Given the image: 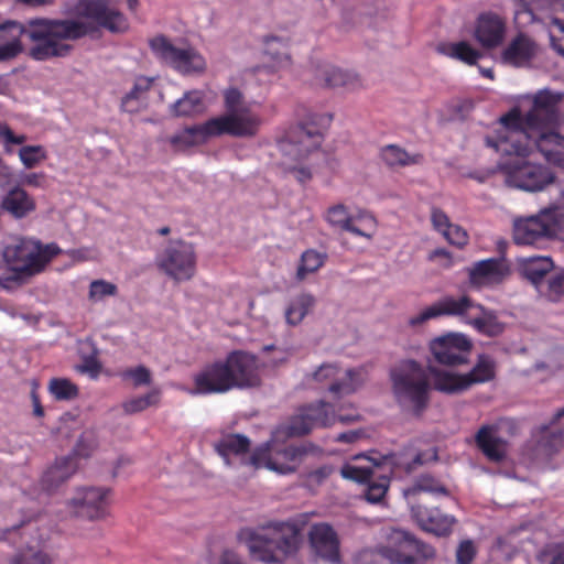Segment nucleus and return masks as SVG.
Listing matches in <instances>:
<instances>
[{
    "label": "nucleus",
    "mask_w": 564,
    "mask_h": 564,
    "mask_svg": "<svg viewBox=\"0 0 564 564\" xmlns=\"http://www.w3.org/2000/svg\"><path fill=\"white\" fill-rule=\"evenodd\" d=\"M160 392L159 390H152L142 397H137L126 401L122 406L127 414H133L145 410L151 405H155L159 402Z\"/></svg>",
    "instance_id": "49"
},
{
    "label": "nucleus",
    "mask_w": 564,
    "mask_h": 564,
    "mask_svg": "<svg viewBox=\"0 0 564 564\" xmlns=\"http://www.w3.org/2000/svg\"><path fill=\"white\" fill-rule=\"evenodd\" d=\"M365 458L368 459L371 465L369 466H355L346 464L340 469V475L345 479L354 480L359 484H368L366 491V499L370 502H379L386 495L389 487V479L387 477H380L378 482L372 481L373 469L372 467L380 466V462L373 458H368L364 455H356L354 459Z\"/></svg>",
    "instance_id": "19"
},
{
    "label": "nucleus",
    "mask_w": 564,
    "mask_h": 564,
    "mask_svg": "<svg viewBox=\"0 0 564 564\" xmlns=\"http://www.w3.org/2000/svg\"><path fill=\"white\" fill-rule=\"evenodd\" d=\"M204 94L200 90H192L173 105L170 111L174 117H192L204 111Z\"/></svg>",
    "instance_id": "39"
},
{
    "label": "nucleus",
    "mask_w": 564,
    "mask_h": 564,
    "mask_svg": "<svg viewBox=\"0 0 564 564\" xmlns=\"http://www.w3.org/2000/svg\"><path fill=\"white\" fill-rule=\"evenodd\" d=\"M117 285L105 281V280H94L89 285L88 297L93 302H98L104 300L106 296H115L117 294Z\"/></svg>",
    "instance_id": "51"
},
{
    "label": "nucleus",
    "mask_w": 564,
    "mask_h": 564,
    "mask_svg": "<svg viewBox=\"0 0 564 564\" xmlns=\"http://www.w3.org/2000/svg\"><path fill=\"white\" fill-rule=\"evenodd\" d=\"M123 379L132 380L133 387L149 386L151 383V371L144 366H138L123 371Z\"/></svg>",
    "instance_id": "53"
},
{
    "label": "nucleus",
    "mask_w": 564,
    "mask_h": 564,
    "mask_svg": "<svg viewBox=\"0 0 564 564\" xmlns=\"http://www.w3.org/2000/svg\"><path fill=\"white\" fill-rule=\"evenodd\" d=\"M285 171L292 173L294 177L302 184L312 178L310 169L300 165V163L292 164L291 166L283 167Z\"/></svg>",
    "instance_id": "61"
},
{
    "label": "nucleus",
    "mask_w": 564,
    "mask_h": 564,
    "mask_svg": "<svg viewBox=\"0 0 564 564\" xmlns=\"http://www.w3.org/2000/svg\"><path fill=\"white\" fill-rule=\"evenodd\" d=\"M468 323L473 325L479 333L495 337L499 336L505 330V324L498 319L494 311L486 310L484 306L477 304Z\"/></svg>",
    "instance_id": "36"
},
{
    "label": "nucleus",
    "mask_w": 564,
    "mask_h": 564,
    "mask_svg": "<svg viewBox=\"0 0 564 564\" xmlns=\"http://www.w3.org/2000/svg\"><path fill=\"white\" fill-rule=\"evenodd\" d=\"M422 491L442 494L445 496L448 495L447 489L440 481H437L434 477L430 475L419 476L411 487L403 490V495L406 498H410Z\"/></svg>",
    "instance_id": "46"
},
{
    "label": "nucleus",
    "mask_w": 564,
    "mask_h": 564,
    "mask_svg": "<svg viewBox=\"0 0 564 564\" xmlns=\"http://www.w3.org/2000/svg\"><path fill=\"white\" fill-rule=\"evenodd\" d=\"M475 35L484 47L498 46L505 36V24L498 15L482 14L478 19Z\"/></svg>",
    "instance_id": "31"
},
{
    "label": "nucleus",
    "mask_w": 564,
    "mask_h": 564,
    "mask_svg": "<svg viewBox=\"0 0 564 564\" xmlns=\"http://www.w3.org/2000/svg\"><path fill=\"white\" fill-rule=\"evenodd\" d=\"M561 212L546 208L536 215L517 219L513 224V240L517 245H533L556 235Z\"/></svg>",
    "instance_id": "12"
},
{
    "label": "nucleus",
    "mask_w": 564,
    "mask_h": 564,
    "mask_svg": "<svg viewBox=\"0 0 564 564\" xmlns=\"http://www.w3.org/2000/svg\"><path fill=\"white\" fill-rule=\"evenodd\" d=\"M411 510L424 531L438 536L448 535L452 532V527L455 523L454 517L442 513L437 508L429 509L421 505L412 506Z\"/></svg>",
    "instance_id": "27"
},
{
    "label": "nucleus",
    "mask_w": 564,
    "mask_h": 564,
    "mask_svg": "<svg viewBox=\"0 0 564 564\" xmlns=\"http://www.w3.org/2000/svg\"><path fill=\"white\" fill-rule=\"evenodd\" d=\"M476 556V547L470 540L460 542L456 550L457 564H471Z\"/></svg>",
    "instance_id": "55"
},
{
    "label": "nucleus",
    "mask_w": 564,
    "mask_h": 564,
    "mask_svg": "<svg viewBox=\"0 0 564 564\" xmlns=\"http://www.w3.org/2000/svg\"><path fill=\"white\" fill-rule=\"evenodd\" d=\"M48 391L57 401H70L78 397V387L66 378H53Z\"/></svg>",
    "instance_id": "47"
},
{
    "label": "nucleus",
    "mask_w": 564,
    "mask_h": 564,
    "mask_svg": "<svg viewBox=\"0 0 564 564\" xmlns=\"http://www.w3.org/2000/svg\"><path fill=\"white\" fill-rule=\"evenodd\" d=\"M476 443L492 462H501L507 455L508 443L499 435L496 426H482L476 434Z\"/></svg>",
    "instance_id": "30"
},
{
    "label": "nucleus",
    "mask_w": 564,
    "mask_h": 564,
    "mask_svg": "<svg viewBox=\"0 0 564 564\" xmlns=\"http://www.w3.org/2000/svg\"><path fill=\"white\" fill-rule=\"evenodd\" d=\"M9 564H52V560L41 550L26 547L17 552Z\"/></svg>",
    "instance_id": "48"
},
{
    "label": "nucleus",
    "mask_w": 564,
    "mask_h": 564,
    "mask_svg": "<svg viewBox=\"0 0 564 564\" xmlns=\"http://www.w3.org/2000/svg\"><path fill=\"white\" fill-rule=\"evenodd\" d=\"M150 46L156 57L182 74L202 73L206 68L204 57L196 50L177 47L164 35L150 40Z\"/></svg>",
    "instance_id": "14"
},
{
    "label": "nucleus",
    "mask_w": 564,
    "mask_h": 564,
    "mask_svg": "<svg viewBox=\"0 0 564 564\" xmlns=\"http://www.w3.org/2000/svg\"><path fill=\"white\" fill-rule=\"evenodd\" d=\"M517 156L499 164L505 175V184L525 192H539L554 182V175L546 166L535 164Z\"/></svg>",
    "instance_id": "10"
},
{
    "label": "nucleus",
    "mask_w": 564,
    "mask_h": 564,
    "mask_svg": "<svg viewBox=\"0 0 564 564\" xmlns=\"http://www.w3.org/2000/svg\"><path fill=\"white\" fill-rule=\"evenodd\" d=\"M158 268L175 282L191 280L196 272V254L193 245L175 240L156 258Z\"/></svg>",
    "instance_id": "11"
},
{
    "label": "nucleus",
    "mask_w": 564,
    "mask_h": 564,
    "mask_svg": "<svg viewBox=\"0 0 564 564\" xmlns=\"http://www.w3.org/2000/svg\"><path fill=\"white\" fill-rule=\"evenodd\" d=\"M250 441L242 434H228L223 436L217 443H215L216 452L225 459L227 465H232V456L239 457L242 464H250L254 468L261 466L258 454H253L246 458V454L249 452Z\"/></svg>",
    "instance_id": "25"
},
{
    "label": "nucleus",
    "mask_w": 564,
    "mask_h": 564,
    "mask_svg": "<svg viewBox=\"0 0 564 564\" xmlns=\"http://www.w3.org/2000/svg\"><path fill=\"white\" fill-rule=\"evenodd\" d=\"M307 453V446L290 445L267 458L264 466L279 474H291L296 470L297 465Z\"/></svg>",
    "instance_id": "29"
},
{
    "label": "nucleus",
    "mask_w": 564,
    "mask_h": 564,
    "mask_svg": "<svg viewBox=\"0 0 564 564\" xmlns=\"http://www.w3.org/2000/svg\"><path fill=\"white\" fill-rule=\"evenodd\" d=\"M152 86V79L149 77H138L133 87L128 91L121 100V109L129 113L138 112L141 108V101Z\"/></svg>",
    "instance_id": "42"
},
{
    "label": "nucleus",
    "mask_w": 564,
    "mask_h": 564,
    "mask_svg": "<svg viewBox=\"0 0 564 564\" xmlns=\"http://www.w3.org/2000/svg\"><path fill=\"white\" fill-rule=\"evenodd\" d=\"M62 252L52 242L43 245L40 240L18 237L2 249L6 272L0 274V288L15 291L44 271L50 261Z\"/></svg>",
    "instance_id": "3"
},
{
    "label": "nucleus",
    "mask_w": 564,
    "mask_h": 564,
    "mask_svg": "<svg viewBox=\"0 0 564 564\" xmlns=\"http://www.w3.org/2000/svg\"><path fill=\"white\" fill-rule=\"evenodd\" d=\"M265 52L272 55L274 61H282L288 56L286 42L278 36H268L265 39Z\"/></svg>",
    "instance_id": "54"
},
{
    "label": "nucleus",
    "mask_w": 564,
    "mask_h": 564,
    "mask_svg": "<svg viewBox=\"0 0 564 564\" xmlns=\"http://www.w3.org/2000/svg\"><path fill=\"white\" fill-rule=\"evenodd\" d=\"M469 282L475 286L500 283L509 274V265L503 258H490L476 262L468 269Z\"/></svg>",
    "instance_id": "26"
},
{
    "label": "nucleus",
    "mask_w": 564,
    "mask_h": 564,
    "mask_svg": "<svg viewBox=\"0 0 564 564\" xmlns=\"http://www.w3.org/2000/svg\"><path fill=\"white\" fill-rule=\"evenodd\" d=\"M337 420L334 408L330 403L319 401L310 404L300 410L294 415L288 426V433L291 436H302L310 433L315 427H326Z\"/></svg>",
    "instance_id": "15"
},
{
    "label": "nucleus",
    "mask_w": 564,
    "mask_h": 564,
    "mask_svg": "<svg viewBox=\"0 0 564 564\" xmlns=\"http://www.w3.org/2000/svg\"><path fill=\"white\" fill-rule=\"evenodd\" d=\"M313 82L324 88L357 90L364 86L361 77L352 70L341 69L328 63L317 64L313 70Z\"/></svg>",
    "instance_id": "21"
},
{
    "label": "nucleus",
    "mask_w": 564,
    "mask_h": 564,
    "mask_svg": "<svg viewBox=\"0 0 564 564\" xmlns=\"http://www.w3.org/2000/svg\"><path fill=\"white\" fill-rule=\"evenodd\" d=\"M538 293L549 302L557 303L564 297V268H554Z\"/></svg>",
    "instance_id": "43"
},
{
    "label": "nucleus",
    "mask_w": 564,
    "mask_h": 564,
    "mask_svg": "<svg viewBox=\"0 0 564 564\" xmlns=\"http://www.w3.org/2000/svg\"><path fill=\"white\" fill-rule=\"evenodd\" d=\"M442 235L449 243L457 247H464L468 240L467 232L462 227L453 224Z\"/></svg>",
    "instance_id": "56"
},
{
    "label": "nucleus",
    "mask_w": 564,
    "mask_h": 564,
    "mask_svg": "<svg viewBox=\"0 0 564 564\" xmlns=\"http://www.w3.org/2000/svg\"><path fill=\"white\" fill-rule=\"evenodd\" d=\"M234 388L246 389L260 386L259 362L252 354L236 350L226 358Z\"/></svg>",
    "instance_id": "18"
},
{
    "label": "nucleus",
    "mask_w": 564,
    "mask_h": 564,
    "mask_svg": "<svg viewBox=\"0 0 564 564\" xmlns=\"http://www.w3.org/2000/svg\"><path fill=\"white\" fill-rule=\"evenodd\" d=\"M224 98L225 113L208 120L213 137H254L262 121L260 116L252 111L242 93L237 88H229L225 91Z\"/></svg>",
    "instance_id": "7"
},
{
    "label": "nucleus",
    "mask_w": 564,
    "mask_h": 564,
    "mask_svg": "<svg viewBox=\"0 0 564 564\" xmlns=\"http://www.w3.org/2000/svg\"><path fill=\"white\" fill-rule=\"evenodd\" d=\"M210 138L214 137L207 120L202 124L185 127L172 135L161 138L160 141L167 144L172 152L181 153L205 143Z\"/></svg>",
    "instance_id": "24"
},
{
    "label": "nucleus",
    "mask_w": 564,
    "mask_h": 564,
    "mask_svg": "<svg viewBox=\"0 0 564 564\" xmlns=\"http://www.w3.org/2000/svg\"><path fill=\"white\" fill-rule=\"evenodd\" d=\"M218 564H246L241 556L231 549H225L221 551L218 557Z\"/></svg>",
    "instance_id": "63"
},
{
    "label": "nucleus",
    "mask_w": 564,
    "mask_h": 564,
    "mask_svg": "<svg viewBox=\"0 0 564 564\" xmlns=\"http://www.w3.org/2000/svg\"><path fill=\"white\" fill-rule=\"evenodd\" d=\"M327 259L325 252H319L314 249L304 251L300 259V264L296 270V279L303 281L307 274L316 272L322 268Z\"/></svg>",
    "instance_id": "45"
},
{
    "label": "nucleus",
    "mask_w": 564,
    "mask_h": 564,
    "mask_svg": "<svg viewBox=\"0 0 564 564\" xmlns=\"http://www.w3.org/2000/svg\"><path fill=\"white\" fill-rule=\"evenodd\" d=\"M300 533L295 524L275 523L253 532L247 540L250 556L265 564H280L299 547Z\"/></svg>",
    "instance_id": "5"
},
{
    "label": "nucleus",
    "mask_w": 564,
    "mask_h": 564,
    "mask_svg": "<svg viewBox=\"0 0 564 564\" xmlns=\"http://www.w3.org/2000/svg\"><path fill=\"white\" fill-rule=\"evenodd\" d=\"M367 380V371L362 367L341 369L337 364L325 362L308 376V381L325 388L339 399L356 392Z\"/></svg>",
    "instance_id": "9"
},
{
    "label": "nucleus",
    "mask_w": 564,
    "mask_h": 564,
    "mask_svg": "<svg viewBox=\"0 0 564 564\" xmlns=\"http://www.w3.org/2000/svg\"><path fill=\"white\" fill-rule=\"evenodd\" d=\"M308 541L315 556L330 563L339 562V538L330 524H313L308 531Z\"/></svg>",
    "instance_id": "20"
},
{
    "label": "nucleus",
    "mask_w": 564,
    "mask_h": 564,
    "mask_svg": "<svg viewBox=\"0 0 564 564\" xmlns=\"http://www.w3.org/2000/svg\"><path fill=\"white\" fill-rule=\"evenodd\" d=\"M8 25L18 29L33 45L29 56L35 61L66 57L73 51L68 42L82 39L89 32L88 25L75 19L34 18L25 23L10 22Z\"/></svg>",
    "instance_id": "2"
},
{
    "label": "nucleus",
    "mask_w": 564,
    "mask_h": 564,
    "mask_svg": "<svg viewBox=\"0 0 564 564\" xmlns=\"http://www.w3.org/2000/svg\"><path fill=\"white\" fill-rule=\"evenodd\" d=\"M22 44L18 39L0 45V62L14 58L22 52Z\"/></svg>",
    "instance_id": "58"
},
{
    "label": "nucleus",
    "mask_w": 564,
    "mask_h": 564,
    "mask_svg": "<svg viewBox=\"0 0 564 564\" xmlns=\"http://www.w3.org/2000/svg\"><path fill=\"white\" fill-rule=\"evenodd\" d=\"M1 207L14 218L21 219L35 210V200L23 188L15 186L3 197Z\"/></svg>",
    "instance_id": "34"
},
{
    "label": "nucleus",
    "mask_w": 564,
    "mask_h": 564,
    "mask_svg": "<svg viewBox=\"0 0 564 564\" xmlns=\"http://www.w3.org/2000/svg\"><path fill=\"white\" fill-rule=\"evenodd\" d=\"M435 317H438V313L436 311L435 304H433L419 314L411 316L408 321V324L411 327H419Z\"/></svg>",
    "instance_id": "59"
},
{
    "label": "nucleus",
    "mask_w": 564,
    "mask_h": 564,
    "mask_svg": "<svg viewBox=\"0 0 564 564\" xmlns=\"http://www.w3.org/2000/svg\"><path fill=\"white\" fill-rule=\"evenodd\" d=\"M333 473L330 466H322L308 474V480L314 484H321Z\"/></svg>",
    "instance_id": "64"
},
{
    "label": "nucleus",
    "mask_w": 564,
    "mask_h": 564,
    "mask_svg": "<svg viewBox=\"0 0 564 564\" xmlns=\"http://www.w3.org/2000/svg\"><path fill=\"white\" fill-rule=\"evenodd\" d=\"M392 392L397 403L405 411L420 414L429 402V378L414 360H404L390 371Z\"/></svg>",
    "instance_id": "6"
},
{
    "label": "nucleus",
    "mask_w": 564,
    "mask_h": 564,
    "mask_svg": "<svg viewBox=\"0 0 564 564\" xmlns=\"http://www.w3.org/2000/svg\"><path fill=\"white\" fill-rule=\"evenodd\" d=\"M436 51L440 54L459 59L470 65L475 64L477 59L481 57V53L473 48L467 42L440 43L436 46Z\"/></svg>",
    "instance_id": "44"
},
{
    "label": "nucleus",
    "mask_w": 564,
    "mask_h": 564,
    "mask_svg": "<svg viewBox=\"0 0 564 564\" xmlns=\"http://www.w3.org/2000/svg\"><path fill=\"white\" fill-rule=\"evenodd\" d=\"M434 304L438 313V316H460L465 318L467 323L473 315L471 313L475 312V308L477 306V304L474 303L468 296H462L459 299L446 296Z\"/></svg>",
    "instance_id": "37"
},
{
    "label": "nucleus",
    "mask_w": 564,
    "mask_h": 564,
    "mask_svg": "<svg viewBox=\"0 0 564 564\" xmlns=\"http://www.w3.org/2000/svg\"><path fill=\"white\" fill-rule=\"evenodd\" d=\"M326 219L330 226L343 231H349L354 235L371 238V234H366L356 226L360 220H368L373 224L375 219L371 216H350L346 206L343 204L334 205L328 208Z\"/></svg>",
    "instance_id": "32"
},
{
    "label": "nucleus",
    "mask_w": 564,
    "mask_h": 564,
    "mask_svg": "<svg viewBox=\"0 0 564 564\" xmlns=\"http://www.w3.org/2000/svg\"><path fill=\"white\" fill-rule=\"evenodd\" d=\"M431 220H432L433 227L441 234H443L452 225L449 223L447 215L440 208L432 209Z\"/></svg>",
    "instance_id": "60"
},
{
    "label": "nucleus",
    "mask_w": 564,
    "mask_h": 564,
    "mask_svg": "<svg viewBox=\"0 0 564 564\" xmlns=\"http://www.w3.org/2000/svg\"><path fill=\"white\" fill-rule=\"evenodd\" d=\"M380 156L382 161L391 169L420 164L423 160L422 154H410L404 149L395 144H389L382 148Z\"/></svg>",
    "instance_id": "40"
},
{
    "label": "nucleus",
    "mask_w": 564,
    "mask_h": 564,
    "mask_svg": "<svg viewBox=\"0 0 564 564\" xmlns=\"http://www.w3.org/2000/svg\"><path fill=\"white\" fill-rule=\"evenodd\" d=\"M553 3V0H518L514 19L517 23L525 25L534 21H542V13Z\"/></svg>",
    "instance_id": "38"
},
{
    "label": "nucleus",
    "mask_w": 564,
    "mask_h": 564,
    "mask_svg": "<svg viewBox=\"0 0 564 564\" xmlns=\"http://www.w3.org/2000/svg\"><path fill=\"white\" fill-rule=\"evenodd\" d=\"M193 393H224L234 389L226 361L205 367L194 377Z\"/></svg>",
    "instance_id": "22"
},
{
    "label": "nucleus",
    "mask_w": 564,
    "mask_h": 564,
    "mask_svg": "<svg viewBox=\"0 0 564 564\" xmlns=\"http://www.w3.org/2000/svg\"><path fill=\"white\" fill-rule=\"evenodd\" d=\"M435 556L434 549L404 530H393L388 544L372 551L376 564H419Z\"/></svg>",
    "instance_id": "8"
},
{
    "label": "nucleus",
    "mask_w": 564,
    "mask_h": 564,
    "mask_svg": "<svg viewBox=\"0 0 564 564\" xmlns=\"http://www.w3.org/2000/svg\"><path fill=\"white\" fill-rule=\"evenodd\" d=\"M430 349L438 364L458 366L468 361L471 343L463 334L451 333L432 340Z\"/></svg>",
    "instance_id": "17"
},
{
    "label": "nucleus",
    "mask_w": 564,
    "mask_h": 564,
    "mask_svg": "<svg viewBox=\"0 0 564 564\" xmlns=\"http://www.w3.org/2000/svg\"><path fill=\"white\" fill-rule=\"evenodd\" d=\"M555 264L551 257L535 256L519 260V273L529 281L538 291L547 275L554 270Z\"/></svg>",
    "instance_id": "28"
},
{
    "label": "nucleus",
    "mask_w": 564,
    "mask_h": 564,
    "mask_svg": "<svg viewBox=\"0 0 564 564\" xmlns=\"http://www.w3.org/2000/svg\"><path fill=\"white\" fill-rule=\"evenodd\" d=\"M19 156L25 167L32 169L45 159V152L40 145L22 147Z\"/></svg>",
    "instance_id": "52"
},
{
    "label": "nucleus",
    "mask_w": 564,
    "mask_h": 564,
    "mask_svg": "<svg viewBox=\"0 0 564 564\" xmlns=\"http://www.w3.org/2000/svg\"><path fill=\"white\" fill-rule=\"evenodd\" d=\"M95 447H96V441H95L94 434L90 432H85L82 434V436L79 437V440L77 442L76 451H77L78 455L87 457L90 455V453L93 452V449Z\"/></svg>",
    "instance_id": "57"
},
{
    "label": "nucleus",
    "mask_w": 564,
    "mask_h": 564,
    "mask_svg": "<svg viewBox=\"0 0 564 564\" xmlns=\"http://www.w3.org/2000/svg\"><path fill=\"white\" fill-rule=\"evenodd\" d=\"M108 492L105 488H85L77 492L70 505L78 517L99 519L105 514Z\"/></svg>",
    "instance_id": "23"
},
{
    "label": "nucleus",
    "mask_w": 564,
    "mask_h": 564,
    "mask_svg": "<svg viewBox=\"0 0 564 564\" xmlns=\"http://www.w3.org/2000/svg\"><path fill=\"white\" fill-rule=\"evenodd\" d=\"M540 447L547 454L552 455L558 452L564 445V431H549L545 429L543 436L539 441Z\"/></svg>",
    "instance_id": "50"
},
{
    "label": "nucleus",
    "mask_w": 564,
    "mask_h": 564,
    "mask_svg": "<svg viewBox=\"0 0 564 564\" xmlns=\"http://www.w3.org/2000/svg\"><path fill=\"white\" fill-rule=\"evenodd\" d=\"M77 12L111 33H123L129 28L126 17L106 0H79Z\"/></svg>",
    "instance_id": "16"
},
{
    "label": "nucleus",
    "mask_w": 564,
    "mask_h": 564,
    "mask_svg": "<svg viewBox=\"0 0 564 564\" xmlns=\"http://www.w3.org/2000/svg\"><path fill=\"white\" fill-rule=\"evenodd\" d=\"M315 297L310 293H301L293 297L285 308V319L291 326L299 325L315 305Z\"/></svg>",
    "instance_id": "41"
},
{
    "label": "nucleus",
    "mask_w": 564,
    "mask_h": 564,
    "mask_svg": "<svg viewBox=\"0 0 564 564\" xmlns=\"http://www.w3.org/2000/svg\"><path fill=\"white\" fill-rule=\"evenodd\" d=\"M553 23L555 25L558 26L560 31H561V35L560 36H554V35H551L550 36V40H551V45L552 47L561 55L564 56V24L557 20V19H553L552 20Z\"/></svg>",
    "instance_id": "62"
},
{
    "label": "nucleus",
    "mask_w": 564,
    "mask_h": 564,
    "mask_svg": "<svg viewBox=\"0 0 564 564\" xmlns=\"http://www.w3.org/2000/svg\"><path fill=\"white\" fill-rule=\"evenodd\" d=\"M77 470V464L73 457L56 459L54 465L45 470L41 478L42 488L51 492L68 480Z\"/></svg>",
    "instance_id": "33"
},
{
    "label": "nucleus",
    "mask_w": 564,
    "mask_h": 564,
    "mask_svg": "<svg viewBox=\"0 0 564 564\" xmlns=\"http://www.w3.org/2000/svg\"><path fill=\"white\" fill-rule=\"evenodd\" d=\"M536 45L528 36L518 35L505 50L503 61L513 66H524L533 58Z\"/></svg>",
    "instance_id": "35"
},
{
    "label": "nucleus",
    "mask_w": 564,
    "mask_h": 564,
    "mask_svg": "<svg viewBox=\"0 0 564 564\" xmlns=\"http://www.w3.org/2000/svg\"><path fill=\"white\" fill-rule=\"evenodd\" d=\"M330 120L329 115L308 111L297 126L290 128L278 141L280 165L285 167L301 163L317 150L322 144L323 131Z\"/></svg>",
    "instance_id": "4"
},
{
    "label": "nucleus",
    "mask_w": 564,
    "mask_h": 564,
    "mask_svg": "<svg viewBox=\"0 0 564 564\" xmlns=\"http://www.w3.org/2000/svg\"><path fill=\"white\" fill-rule=\"evenodd\" d=\"M563 94L541 90L534 97L532 109L523 118L512 109L499 119L495 135L485 143L503 155L527 156L536 148L547 162L564 167V137L547 130L558 120Z\"/></svg>",
    "instance_id": "1"
},
{
    "label": "nucleus",
    "mask_w": 564,
    "mask_h": 564,
    "mask_svg": "<svg viewBox=\"0 0 564 564\" xmlns=\"http://www.w3.org/2000/svg\"><path fill=\"white\" fill-rule=\"evenodd\" d=\"M495 369V360L487 355H480L476 365L467 373L434 372V386L435 389L443 392H460L469 389L474 384L484 383L494 379Z\"/></svg>",
    "instance_id": "13"
}]
</instances>
